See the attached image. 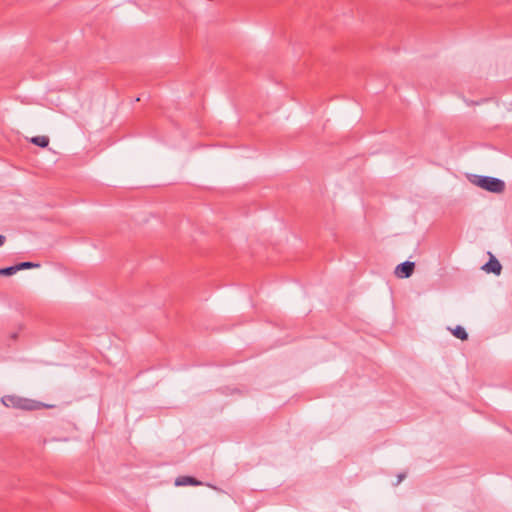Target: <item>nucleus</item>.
I'll return each instance as SVG.
<instances>
[{"label": "nucleus", "mask_w": 512, "mask_h": 512, "mask_svg": "<svg viewBox=\"0 0 512 512\" xmlns=\"http://www.w3.org/2000/svg\"><path fill=\"white\" fill-rule=\"evenodd\" d=\"M474 178L473 183L486 191L502 193L505 190V183L499 178L479 175H475Z\"/></svg>", "instance_id": "nucleus-1"}, {"label": "nucleus", "mask_w": 512, "mask_h": 512, "mask_svg": "<svg viewBox=\"0 0 512 512\" xmlns=\"http://www.w3.org/2000/svg\"><path fill=\"white\" fill-rule=\"evenodd\" d=\"M1 401L6 407H12L22 410H32L35 408V404L33 401L14 395L4 396L2 397Z\"/></svg>", "instance_id": "nucleus-2"}, {"label": "nucleus", "mask_w": 512, "mask_h": 512, "mask_svg": "<svg viewBox=\"0 0 512 512\" xmlns=\"http://www.w3.org/2000/svg\"><path fill=\"white\" fill-rule=\"evenodd\" d=\"M414 269V262L405 261L396 266L394 273L398 278H409L413 274Z\"/></svg>", "instance_id": "nucleus-3"}, {"label": "nucleus", "mask_w": 512, "mask_h": 512, "mask_svg": "<svg viewBox=\"0 0 512 512\" xmlns=\"http://www.w3.org/2000/svg\"><path fill=\"white\" fill-rule=\"evenodd\" d=\"M482 269L488 273L499 275L501 273L502 266L500 262L491 255L489 261L482 267Z\"/></svg>", "instance_id": "nucleus-4"}, {"label": "nucleus", "mask_w": 512, "mask_h": 512, "mask_svg": "<svg viewBox=\"0 0 512 512\" xmlns=\"http://www.w3.org/2000/svg\"><path fill=\"white\" fill-rule=\"evenodd\" d=\"M175 485L176 486H185V485L200 486V485H202V482L197 480L194 477H191V476H180V477L176 478Z\"/></svg>", "instance_id": "nucleus-5"}, {"label": "nucleus", "mask_w": 512, "mask_h": 512, "mask_svg": "<svg viewBox=\"0 0 512 512\" xmlns=\"http://www.w3.org/2000/svg\"><path fill=\"white\" fill-rule=\"evenodd\" d=\"M40 266L39 263H34V262H21V263H18L16 265L13 266L14 268V273L20 271V270H25V269H31V268H38Z\"/></svg>", "instance_id": "nucleus-6"}, {"label": "nucleus", "mask_w": 512, "mask_h": 512, "mask_svg": "<svg viewBox=\"0 0 512 512\" xmlns=\"http://www.w3.org/2000/svg\"><path fill=\"white\" fill-rule=\"evenodd\" d=\"M31 142L39 147L45 148L49 144V138L47 136H35L31 138Z\"/></svg>", "instance_id": "nucleus-7"}, {"label": "nucleus", "mask_w": 512, "mask_h": 512, "mask_svg": "<svg viewBox=\"0 0 512 512\" xmlns=\"http://www.w3.org/2000/svg\"><path fill=\"white\" fill-rule=\"evenodd\" d=\"M452 334L460 339V340H467L468 339V333L465 331V329L462 327V326H456L453 330H452Z\"/></svg>", "instance_id": "nucleus-8"}, {"label": "nucleus", "mask_w": 512, "mask_h": 512, "mask_svg": "<svg viewBox=\"0 0 512 512\" xmlns=\"http://www.w3.org/2000/svg\"><path fill=\"white\" fill-rule=\"evenodd\" d=\"M15 274L13 266L0 268V276H11Z\"/></svg>", "instance_id": "nucleus-9"}, {"label": "nucleus", "mask_w": 512, "mask_h": 512, "mask_svg": "<svg viewBox=\"0 0 512 512\" xmlns=\"http://www.w3.org/2000/svg\"><path fill=\"white\" fill-rule=\"evenodd\" d=\"M5 241H6V237L4 235L0 234V247L4 245Z\"/></svg>", "instance_id": "nucleus-10"}, {"label": "nucleus", "mask_w": 512, "mask_h": 512, "mask_svg": "<svg viewBox=\"0 0 512 512\" xmlns=\"http://www.w3.org/2000/svg\"><path fill=\"white\" fill-rule=\"evenodd\" d=\"M404 478H405V474H399L398 475V481H397L396 484H399Z\"/></svg>", "instance_id": "nucleus-11"}]
</instances>
